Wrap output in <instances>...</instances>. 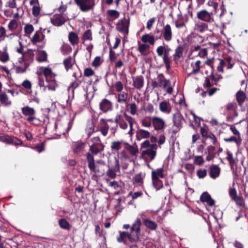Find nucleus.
Returning a JSON list of instances; mask_svg holds the SVG:
<instances>
[{
    "instance_id": "1",
    "label": "nucleus",
    "mask_w": 248,
    "mask_h": 248,
    "mask_svg": "<svg viewBox=\"0 0 248 248\" xmlns=\"http://www.w3.org/2000/svg\"><path fill=\"white\" fill-rule=\"evenodd\" d=\"M37 74L39 76V85L44 88V91H45L47 87L49 90H55L57 87L55 79V75L52 73L51 69L48 67H40L38 69Z\"/></svg>"
},
{
    "instance_id": "2",
    "label": "nucleus",
    "mask_w": 248,
    "mask_h": 248,
    "mask_svg": "<svg viewBox=\"0 0 248 248\" xmlns=\"http://www.w3.org/2000/svg\"><path fill=\"white\" fill-rule=\"evenodd\" d=\"M114 121L119 125L121 129L124 130L128 128V124H127V122H128L129 124L130 129L127 134L130 136L133 135V126L134 119L131 116L128 115L126 113H124V117L122 115L117 114Z\"/></svg>"
},
{
    "instance_id": "3",
    "label": "nucleus",
    "mask_w": 248,
    "mask_h": 248,
    "mask_svg": "<svg viewBox=\"0 0 248 248\" xmlns=\"http://www.w3.org/2000/svg\"><path fill=\"white\" fill-rule=\"evenodd\" d=\"M237 109V104L235 102H230L226 105L224 114L226 115L227 122H232L238 117Z\"/></svg>"
},
{
    "instance_id": "4",
    "label": "nucleus",
    "mask_w": 248,
    "mask_h": 248,
    "mask_svg": "<svg viewBox=\"0 0 248 248\" xmlns=\"http://www.w3.org/2000/svg\"><path fill=\"white\" fill-rule=\"evenodd\" d=\"M157 146L156 144L151 145L150 148L143 150L141 152V155L145 160L151 161L154 160L156 155V150Z\"/></svg>"
},
{
    "instance_id": "5",
    "label": "nucleus",
    "mask_w": 248,
    "mask_h": 248,
    "mask_svg": "<svg viewBox=\"0 0 248 248\" xmlns=\"http://www.w3.org/2000/svg\"><path fill=\"white\" fill-rule=\"evenodd\" d=\"M80 10L87 12L93 9L95 5L94 0H75Z\"/></svg>"
},
{
    "instance_id": "6",
    "label": "nucleus",
    "mask_w": 248,
    "mask_h": 248,
    "mask_svg": "<svg viewBox=\"0 0 248 248\" xmlns=\"http://www.w3.org/2000/svg\"><path fill=\"white\" fill-rule=\"evenodd\" d=\"M34 54L32 49H28L23 55L18 59V62L19 64L22 62L29 66L33 62Z\"/></svg>"
},
{
    "instance_id": "7",
    "label": "nucleus",
    "mask_w": 248,
    "mask_h": 248,
    "mask_svg": "<svg viewBox=\"0 0 248 248\" xmlns=\"http://www.w3.org/2000/svg\"><path fill=\"white\" fill-rule=\"evenodd\" d=\"M172 121L174 127V132L176 133L182 127L185 119L180 112H176L173 115Z\"/></svg>"
},
{
    "instance_id": "8",
    "label": "nucleus",
    "mask_w": 248,
    "mask_h": 248,
    "mask_svg": "<svg viewBox=\"0 0 248 248\" xmlns=\"http://www.w3.org/2000/svg\"><path fill=\"white\" fill-rule=\"evenodd\" d=\"M21 111L24 115L29 116L26 119L28 122L37 121V118L34 116L36 111L34 108L27 106L22 108Z\"/></svg>"
},
{
    "instance_id": "9",
    "label": "nucleus",
    "mask_w": 248,
    "mask_h": 248,
    "mask_svg": "<svg viewBox=\"0 0 248 248\" xmlns=\"http://www.w3.org/2000/svg\"><path fill=\"white\" fill-rule=\"evenodd\" d=\"M128 238L129 240L131 242H135L138 240L139 236L137 235L136 236H133L132 233H128L126 232H120L119 235L117 237V240L118 242L121 243L123 242L125 244V240Z\"/></svg>"
},
{
    "instance_id": "10",
    "label": "nucleus",
    "mask_w": 248,
    "mask_h": 248,
    "mask_svg": "<svg viewBox=\"0 0 248 248\" xmlns=\"http://www.w3.org/2000/svg\"><path fill=\"white\" fill-rule=\"evenodd\" d=\"M129 25V21L124 18L118 22L116 28L118 31L127 34L128 32Z\"/></svg>"
},
{
    "instance_id": "11",
    "label": "nucleus",
    "mask_w": 248,
    "mask_h": 248,
    "mask_svg": "<svg viewBox=\"0 0 248 248\" xmlns=\"http://www.w3.org/2000/svg\"><path fill=\"white\" fill-rule=\"evenodd\" d=\"M212 15V12H208L205 10H202L197 13V17L199 19L206 22L213 21Z\"/></svg>"
},
{
    "instance_id": "12",
    "label": "nucleus",
    "mask_w": 248,
    "mask_h": 248,
    "mask_svg": "<svg viewBox=\"0 0 248 248\" xmlns=\"http://www.w3.org/2000/svg\"><path fill=\"white\" fill-rule=\"evenodd\" d=\"M219 65L217 66V69L218 71L221 73L223 72V67H227V69H231L234 64V62L231 57L227 58L225 61L222 59H219Z\"/></svg>"
},
{
    "instance_id": "13",
    "label": "nucleus",
    "mask_w": 248,
    "mask_h": 248,
    "mask_svg": "<svg viewBox=\"0 0 248 248\" xmlns=\"http://www.w3.org/2000/svg\"><path fill=\"white\" fill-rule=\"evenodd\" d=\"M161 34L163 39L166 42H170L172 38V32L170 26L169 24H166L162 29Z\"/></svg>"
},
{
    "instance_id": "14",
    "label": "nucleus",
    "mask_w": 248,
    "mask_h": 248,
    "mask_svg": "<svg viewBox=\"0 0 248 248\" xmlns=\"http://www.w3.org/2000/svg\"><path fill=\"white\" fill-rule=\"evenodd\" d=\"M72 125V123L71 122V125ZM71 126H70L69 124L68 125H67L66 124L63 125L60 122H57L55 124V128L57 132V134L59 135L62 134L65 135L68 132V130L71 128Z\"/></svg>"
},
{
    "instance_id": "15",
    "label": "nucleus",
    "mask_w": 248,
    "mask_h": 248,
    "mask_svg": "<svg viewBox=\"0 0 248 248\" xmlns=\"http://www.w3.org/2000/svg\"><path fill=\"white\" fill-rule=\"evenodd\" d=\"M66 21V18L64 16L61 14L54 15L51 18L52 24L56 26H61L63 25Z\"/></svg>"
},
{
    "instance_id": "16",
    "label": "nucleus",
    "mask_w": 248,
    "mask_h": 248,
    "mask_svg": "<svg viewBox=\"0 0 248 248\" xmlns=\"http://www.w3.org/2000/svg\"><path fill=\"white\" fill-rule=\"evenodd\" d=\"M152 124L156 130H162L165 126V122L161 118L153 117L152 118Z\"/></svg>"
},
{
    "instance_id": "17",
    "label": "nucleus",
    "mask_w": 248,
    "mask_h": 248,
    "mask_svg": "<svg viewBox=\"0 0 248 248\" xmlns=\"http://www.w3.org/2000/svg\"><path fill=\"white\" fill-rule=\"evenodd\" d=\"M0 140L4 142L12 143L15 145H19L22 143V141L18 139L8 135L0 136Z\"/></svg>"
},
{
    "instance_id": "18",
    "label": "nucleus",
    "mask_w": 248,
    "mask_h": 248,
    "mask_svg": "<svg viewBox=\"0 0 248 248\" xmlns=\"http://www.w3.org/2000/svg\"><path fill=\"white\" fill-rule=\"evenodd\" d=\"M171 49L168 46H160L156 49V52L159 57L169 58V54Z\"/></svg>"
},
{
    "instance_id": "19",
    "label": "nucleus",
    "mask_w": 248,
    "mask_h": 248,
    "mask_svg": "<svg viewBox=\"0 0 248 248\" xmlns=\"http://www.w3.org/2000/svg\"><path fill=\"white\" fill-rule=\"evenodd\" d=\"M100 109L104 112H107L112 109V103L107 99H104L100 103Z\"/></svg>"
},
{
    "instance_id": "20",
    "label": "nucleus",
    "mask_w": 248,
    "mask_h": 248,
    "mask_svg": "<svg viewBox=\"0 0 248 248\" xmlns=\"http://www.w3.org/2000/svg\"><path fill=\"white\" fill-rule=\"evenodd\" d=\"M160 111L166 114H170L171 111V106L169 101L165 100L159 104Z\"/></svg>"
},
{
    "instance_id": "21",
    "label": "nucleus",
    "mask_w": 248,
    "mask_h": 248,
    "mask_svg": "<svg viewBox=\"0 0 248 248\" xmlns=\"http://www.w3.org/2000/svg\"><path fill=\"white\" fill-rule=\"evenodd\" d=\"M141 222L139 218H137L135 222L133 224L131 227V233L133 234V236H136L137 235L140 233V226Z\"/></svg>"
},
{
    "instance_id": "22",
    "label": "nucleus",
    "mask_w": 248,
    "mask_h": 248,
    "mask_svg": "<svg viewBox=\"0 0 248 248\" xmlns=\"http://www.w3.org/2000/svg\"><path fill=\"white\" fill-rule=\"evenodd\" d=\"M86 145L84 143L78 141L73 144V150L76 154H83L85 151Z\"/></svg>"
},
{
    "instance_id": "23",
    "label": "nucleus",
    "mask_w": 248,
    "mask_h": 248,
    "mask_svg": "<svg viewBox=\"0 0 248 248\" xmlns=\"http://www.w3.org/2000/svg\"><path fill=\"white\" fill-rule=\"evenodd\" d=\"M201 62L200 60H197L195 62H193L191 63V67L192 68L191 72L188 74V76L191 75H196L198 74L202 67L201 65Z\"/></svg>"
},
{
    "instance_id": "24",
    "label": "nucleus",
    "mask_w": 248,
    "mask_h": 248,
    "mask_svg": "<svg viewBox=\"0 0 248 248\" xmlns=\"http://www.w3.org/2000/svg\"><path fill=\"white\" fill-rule=\"evenodd\" d=\"M208 29V25L204 22H197L195 24L194 30L200 33H202Z\"/></svg>"
},
{
    "instance_id": "25",
    "label": "nucleus",
    "mask_w": 248,
    "mask_h": 248,
    "mask_svg": "<svg viewBox=\"0 0 248 248\" xmlns=\"http://www.w3.org/2000/svg\"><path fill=\"white\" fill-rule=\"evenodd\" d=\"M30 4L32 5V14L34 16H37L40 13V7L38 0H31Z\"/></svg>"
},
{
    "instance_id": "26",
    "label": "nucleus",
    "mask_w": 248,
    "mask_h": 248,
    "mask_svg": "<svg viewBox=\"0 0 248 248\" xmlns=\"http://www.w3.org/2000/svg\"><path fill=\"white\" fill-rule=\"evenodd\" d=\"M220 171V169L217 165H212L210 168V176L213 179H215L219 176Z\"/></svg>"
},
{
    "instance_id": "27",
    "label": "nucleus",
    "mask_w": 248,
    "mask_h": 248,
    "mask_svg": "<svg viewBox=\"0 0 248 248\" xmlns=\"http://www.w3.org/2000/svg\"><path fill=\"white\" fill-rule=\"evenodd\" d=\"M184 52V47L182 46H178L175 49V53L173 55L174 62L177 63L181 58L183 57Z\"/></svg>"
},
{
    "instance_id": "28",
    "label": "nucleus",
    "mask_w": 248,
    "mask_h": 248,
    "mask_svg": "<svg viewBox=\"0 0 248 248\" xmlns=\"http://www.w3.org/2000/svg\"><path fill=\"white\" fill-rule=\"evenodd\" d=\"M87 159L88 162V167L91 170L96 172V168L94 163L93 156L90 153H87L86 155Z\"/></svg>"
},
{
    "instance_id": "29",
    "label": "nucleus",
    "mask_w": 248,
    "mask_h": 248,
    "mask_svg": "<svg viewBox=\"0 0 248 248\" xmlns=\"http://www.w3.org/2000/svg\"><path fill=\"white\" fill-rule=\"evenodd\" d=\"M158 82L160 85V87L166 88L170 84V81L165 79L162 74H159L157 77Z\"/></svg>"
},
{
    "instance_id": "30",
    "label": "nucleus",
    "mask_w": 248,
    "mask_h": 248,
    "mask_svg": "<svg viewBox=\"0 0 248 248\" xmlns=\"http://www.w3.org/2000/svg\"><path fill=\"white\" fill-rule=\"evenodd\" d=\"M123 142L122 141H113L111 143L110 148L114 154L118 153L122 148Z\"/></svg>"
},
{
    "instance_id": "31",
    "label": "nucleus",
    "mask_w": 248,
    "mask_h": 248,
    "mask_svg": "<svg viewBox=\"0 0 248 248\" xmlns=\"http://www.w3.org/2000/svg\"><path fill=\"white\" fill-rule=\"evenodd\" d=\"M28 67L23 62L21 64H19L17 61L16 65L14 67V69L17 74L24 73L26 71Z\"/></svg>"
},
{
    "instance_id": "32",
    "label": "nucleus",
    "mask_w": 248,
    "mask_h": 248,
    "mask_svg": "<svg viewBox=\"0 0 248 248\" xmlns=\"http://www.w3.org/2000/svg\"><path fill=\"white\" fill-rule=\"evenodd\" d=\"M89 145H93L94 146H100V150H104L105 146L104 144L101 142L100 138L98 137H95L92 139H91L89 140Z\"/></svg>"
},
{
    "instance_id": "33",
    "label": "nucleus",
    "mask_w": 248,
    "mask_h": 248,
    "mask_svg": "<svg viewBox=\"0 0 248 248\" xmlns=\"http://www.w3.org/2000/svg\"><path fill=\"white\" fill-rule=\"evenodd\" d=\"M44 37V35L41 31H37L31 39V41L33 44H35L37 43L41 42Z\"/></svg>"
},
{
    "instance_id": "34",
    "label": "nucleus",
    "mask_w": 248,
    "mask_h": 248,
    "mask_svg": "<svg viewBox=\"0 0 248 248\" xmlns=\"http://www.w3.org/2000/svg\"><path fill=\"white\" fill-rule=\"evenodd\" d=\"M133 84L135 88L140 89H141L144 84V78L141 76L135 77L133 79Z\"/></svg>"
},
{
    "instance_id": "35",
    "label": "nucleus",
    "mask_w": 248,
    "mask_h": 248,
    "mask_svg": "<svg viewBox=\"0 0 248 248\" xmlns=\"http://www.w3.org/2000/svg\"><path fill=\"white\" fill-rule=\"evenodd\" d=\"M150 136V133L149 131L141 129H139L137 133V139L139 140L148 138Z\"/></svg>"
},
{
    "instance_id": "36",
    "label": "nucleus",
    "mask_w": 248,
    "mask_h": 248,
    "mask_svg": "<svg viewBox=\"0 0 248 248\" xmlns=\"http://www.w3.org/2000/svg\"><path fill=\"white\" fill-rule=\"evenodd\" d=\"M165 177L164 173V168L161 167L156 170H153L152 171V178H161Z\"/></svg>"
},
{
    "instance_id": "37",
    "label": "nucleus",
    "mask_w": 248,
    "mask_h": 248,
    "mask_svg": "<svg viewBox=\"0 0 248 248\" xmlns=\"http://www.w3.org/2000/svg\"><path fill=\"white\" fill-rule=\"evenodd\" d=\"M236 98L239 106H242L246 98L245 93L242 91H239L236 93Z\"/></svg>"
},
{
    "instance_id": "38",
    "label": "nucleus",
    "mask_w": 248,
    "mask_h": 248,
    "mask_svg": "<svg viewBox=\"0 0 248 248\" xmlns=\"http://www.w3.org/2000/svg\"><path fill=\"white\" fill-rule=\"evenodd\" d=\"M119 170V165L118 160H116V164L113 168V170L112 169H108V170L107 171L106 174L108 176L111 178H115L116 176V174L115 171H118Z\"/></svg>"
},
{
    "instance_id": "39",
    "label": "nucleus",
    "mask_w": 248,
    "mask_h": 248,
    "mask_svg": "<svg viewBox=\"0 0 248 248\" xmlns=\"http://www.w3.org/2000/svg\"><path fill=\"white\" fill-rule=\"evenodd\" d=\"M141 41L144 43H148L151 45L155 44V37L149 34H145L141 36Z\"/></svg>"
},
{
    "instance_id": "40",
    "label": "nucleus",
    "mask_w": 248,
    "mask_h": 248,
    "mask_svg": "<svg viewBox=\"0 0 248 248\" xmlns=\"http://www.w3.org/2000/svg\"><path fill=\"white\" fill-rule=\"evenodd\" d=\"M118 102L121 104H125L128 97L127 93L124 92H121L116 96Z\"/></svg>"
},
{
    "instance_id": "41",
    "label": "nucleus",
    "mask_w": 248,
    "mask_h": 248,
    "mask_svg": "<svg viewBox=\"0 0 248 248\" xmlns=\"http://www.w3.org/2000/svg\"><path fill=\"white\" fill-rule=\"evenodd\" d=\"M145 177V174L142 172H140L136 174L133 177V180L134 184L141 185L143 182V178Z\"/></svg>"
},
{
    "instance_id": "42",
    "label": "nucleus",
    "mask_w": 248,
    "mask_h": 248,
    "mask_svg": "<svg viewBox=\"0 0 248 248\" xmlns=\"http://www.w3.org/2000/svg\"><path fill=\"white\" fill-rule=\"evenodd\" d=\"M206 150V153L207 154L206 160L209 161L212 160L215 157V148L213 146H209L207 148Z\"/></svg>"
},
{
    "instance_id": "43",
    "label": "nucleus",
    "mask_w": 248,
    "mask_h": 248,
    "mask_svg": "<svg viewBox=\"0 0 248 248\" xmlns=\"http://www.w3.org/2000/svg\"><path fill=\"white\" fill-rule=\"evenodd\" d=\"M224 140L226 142H235L237 147H239L241 145L242 143V139L241 137H237L236 136H231L230 138H225L224 139Z\"/></svg>"
},
{
    "instance_id": "44",
    "label": "nucleus",
    "mask_w": 248,
    "mask_h": 248,
    "mask_svg": "<svg viewBox=\"0 0 248 248\" xmlns=\"http://www.w3.org/2000/svg\"><path fill=\"white\" fill-rule=\"evenodd\" d=\"M69 40L72 45H75L78 43V37L77 33L70 32L68 35Z\"/></svg>"
},
{
    "instance_id": "45",
    "label": "nucleus",
    "mask_w": 248,
    "mask_h": 248,
    "mask_svg": "<svg viewBox=\"0 0 248 248\" xmlns=\"http://www.w3.org/2000/svg\"><path fill=\"white\" fill-rule=\"evenodd\" d=\"M59 225L62 229L66 230H69L71 227L69 223L64 218H61L59 220Z\"/></svg>"
},
{
    "instance_id": "46",
    "label": "nucleus",
    "mask_w": 248,
    "mask_h": 248,
    "mask_svg": "<svg viewBox=\"0 0 248 248\" xmlns=\"http://www.w3.org/2000/svg\"><path fill=\"white\" fill-rule=\"evenodd\" d=\"M0 101L1 104L6 106H9L11 104V102L9 100L7 95L4 93L0 94Z\"/></svg>"
},
{
    "instance_id": "47",
    "label": "nucleus",
    "mask_w": 248,
    "mask_h": 248,
    "mask_svg": "<svg viewBox=\"0 0 248 248\" xmlns=\"http://www.w3.org/2000/svg\"><path fill=\"white\" fill-rule=\"evenodd\" d=\"M9 60V54L4 48L3 50H0V61L3 62H6Z\"/></svg>"
},
{
    "instance_id": "48",
    "label": "nucleus",
    "mask_w": 248,
    "mask_h": 248,
    "mask_svg": "<svg viewBox=\"0 0 248 248\" xmlns=\"http://www.w3.org/2000/svg\"><path fill=\"white\" fill-rule=\"evenodd\" d=\"M154 187L156 190H159L163 187V183L161 180L158 178H152Z\"/></svg>"
},
{
    "instance_id": "49",
    "label": "nucleus",
    "mask_w": 248,
    "mask_h": 248,
    "mask_svg": "<svg viewBox=\"0 0 248 248\" xmlns=\"http://www.w3.org/2000/svg\"><path fill=\"white\" fill-rule=\"evenodd\" d=\"M152 123V118H151L148 117H145L141 120L142 126L147 128H150L151 127Z\"/></svg>"
},
{
    "instance_id": "50",
    "label": "nucleus",
    "mask_w": 248,
    "mask_h": 248,
    "mask_svg": "<svg viewBox=\"0 0 248 248\" xmlns=\"http://www.w3.org/2000/svg\"><path fill=\"white\" fill-rule=\"evenodd\" d=\"M74 62L71 57H68L64 60L63 64L67 71L72 67Z\"/></svg>"
},
{
    "instance_id": "51",
    "label": "nucleus",
    "mask_w": 248,
    "mask_h": 248,
    "mask_svg": "<svg viewBox=\"0 0 248 248\" xmlns=\"http://www.w3.org/2000/svg\"><path fill=\"white\" fill-rule=\"evenodd\" d=\"M90 147V153L92 155H97L98 153H101V152L103 151L104 150H100V146H94L93 145H89Z\"/></svg>"
},
{
    "instance_id": "52",
    "label": "nucleus",
    "mask_w": 248,
    "mask_h": 248,
    "mask_svg": "<svg viewBox=\"0 0 248 248\" xmlns=\"http://www.w3.org/2000/svg\"><path fill=\"white\" fill-rule=\"evenodd\" d=\"M108 14L111 18L109 20H113L117 18L120 15L118 11L115 10H109L108 11Z\"/></svg>"
},
{
    "instance_id": "53",
    "label": "nucleus",
    "mask_w": 248,
    "mask_h": 248,
    "mask_svg": "<svg viewBox=\"0 0 248 248\" xmlns=\"http://www.w3.org/2000/svg\"><path fill=\"white\" fill-rule=\"evenodd\" d=\"M144 224L148 228L152 230H155L157 228V224L155 222L149 219L145 220Z\"/></svg>"
},
{
    "instance_id": "54",
    "label": "nucleus",
    "mask_w": 248,
    "mask_h": 248,
    "mask_svg": "<svg viewBox=\"0 0 248 248\" xmlns=\"http://www.w3.org/2000/svg\"><path fill=\"white\" fill-rule=\"evenodd\" d=\"M82 39L84 41L92 40V33L90 30H88L83 33Z\"/></svg>"
},
{
    "instance_id": "55",
    "label": "nucleus",
    "mask_w": 248,
    "mask_h": 248,
    "mask_svg": "<svg viewBox=\"0 0 248 248\" xmlns=\"http://www.w3.org/2000/svg\"><path fill=\"white\" fill-rule=\"evenodd\" d=\"M18 26V23L16 19H14L10 21L8 24V29L11 31L15 30Z\"/></svg>"
},
{
    "instance_id": "56",
    "label": "nucleus",
    "mask_w": 248,
    "mask_h": 248,
    "mask_svg": "<svg viewBox=\"0 0 248 248\" xmlns=\"http://www.w3.org/2000/svg\"><path fill=\"white\" fill-rule=\"evenodd\" d=\"M24 30L26 35L28 36L33 32L34 28L31 24H27L25 26Z\"/></svg>"
},
{
    "instance_id": "57",
    "label": "nucleus",
    "mask_w": 248,
    "mask_h": 248,
    "mask_svg": "<svg viewBox=\"0 0 248 248\" xmlns=\"http://www.w3.org/2000/svg\"><path fill=\"white\" fill-rule=\"evenodd\" d=\"M108 129L109 125L108 124L105 123L104 125L100 127L99 131L104 136H106L108 134Z\"/></svg>"
},
{
    "instance_id": "58",
    "label": "nucleus",
    "mask_w": 248,
    "mask_h": 248,
    "mask_svg": "<svg viewBox=\"0 0 248 248\" xmlns=\"http://www.w3.org/2000/svg\"><path fill=\"white\" fill-rule=\"evenodd\" d=\"M127 150L132 155H136V154L138 153V149L136 146L128 145L127 147Z\"/></svg>"
},
{
    "instance_id": "59",
    "label": "nucleus",
    "mask_w": 248,
    "mask_h": 248,
    "mask_svg": "<svg viewBox=\"0 0 248 248\" xmlns=\"http://www.w3.org/2000/svg\"><path fill=\"white\" fill-rule=\"evenodd\" d=\"M238 206H242L244 205V200L243 198L240 196H236L235 198H234L233 200Z\"/></svg>"
},
{
    "instance_id": "60",
    "label": "nucleus",
    "mask_w": 248,
    "mask_h": 248,
    "mask_svg": "<svg viewBox=\"0 0 248 248\" xmlns=\"http://www.w3.org/2000/svg\"><path fill=\"white\" fill-rule=\"evenodd\" d=\"M37 59L40 62L45 61L46 60V53L44 51L39 52Z\"/></svg>"
},
{
    "instance_id": "61",
    "label": "nucleus",
    "mask_w": 248,
    "mask_h": 248,
    "mask_svg": "<svg viewBox=\"0 0 248 248\" xmlns=\"http://www.w3.org/2000/svg\"><path fill=\"white\" fill-rule=\"evenodd\" d=\"M229 194L230 198L232 200L234 198L237 196V193L236 189L234 187H230L229 189Z\"/></svg>"
},
{
    "instance_id": "62",
    "label": "nucleus",
    "mask_w": 248,
    "mask_h": 248,
    "mask_svg": "<svg viewBox=\"0 0 248 248\" xmlns=\"http://www.w3.org/2000/svg\"><path fill=\"white\" fill-rule=\"evenodd\" d=\"M226 154L227 156L226 157V159L229 162L230 164L232 166L234 164V160L233 158V155L232 153H231L229 150H227L226 152Z\"/></svg>"
},
{
    "instance_id": "63",
    "label": "nucleus",
    "mask_w": 248,
    "mask_h": 248,
    "mask_svg": "<svg viewBox=\"0 0 248 248\" xmlns=\"http://www.w3.org/2000/svg\"><path fill=\"white\" fill-rule=\"evenodd\" d=\"M129 111L131 114L134 115L136 114L137 107L135 103H131L129 105Z\"/></svg>"
},
{
    "instance_id": "64",
    "label": "nucleus",
    "mask_w": 248,
    "mask_h": 248,
    "mask_svg": "<svg viewBox=\"0 0 248 248\" xmlns=\"http://www.w3.org/2000/svg\"><path fill=\"white\" fill-rule=\"evenodd\" d=\"M113 87L118 92H121L123 89V85L121 81H117L113 84Z\"/></svg>"
}]
</instances>
